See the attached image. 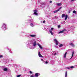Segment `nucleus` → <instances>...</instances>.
<instances>
[{
    "label": "nucleus",
    "mask_w": 77,
    "mask_h": 77,
    "mask_svg": "<svg viewBox=\"0 0 77 77\" xmlns=\"http://www.w3.org/2000/svg\"><path fill=\"white\" fill-rule=\"evenodd\" d=\"M34 12H37V10H34Z\"/></svg>",
    "instance_id": "28"
},
{
    "label": "nucleus",
    "mask_w": 77,
    "mask_h": 77,
    "mask_svg": "<svg viewBox=\"0 0 77 77\" xmlns=\"http://www.w3.org/2000/svg\"><path fill=\"white\" fill-rule=\"evenodd\" d=\"M66 54H67V52H66L64 55V57L65 58L66 57Z\"/></svg>",
    "instance_id": "15"
},
{
    "label": "nucleus",
    "mask_w": 77,
    "mask_h": 77,
    "mask_svg": "<svg viewBox=\"0 0 77 77\" xmlns=\"http://www.w3.org/2000/svg\"><path fill=\"white\" fill-rule=\"evenodd\" d=\"M30 36H31V37H35V36H36V35H30Z\"/></svg>",
    "instance_id": "16"
},
{
    "label": "nucleus",
    "mask_w": 77,
    "mask_h": 77,
    "mask_svg": "<svg viewBox=\"0 0 77 77\" xmlns=\"http://www.w3.org/2000/svg\"><path fill=\"white\" fill-rule=\"evenodd\" d=\"M49 32L52 35H53V33L50 30H49Z\"/></svg>",
    "instance_id": "11"
},
{
    "label": "nucleus",
    "mask_w": 77,
    "mask_h": 77,
    "mask_svg": "<svg viewBox=\"0 0 77 77\" xmlns=\"http://www.w3.org/2000/svg\"><path fill=\"white\" fill-rule=\"evenodd\" d=\"M54 41L55 42L56 45H58V44H59V42H58V41H57V40L56 39H54Z\"/></svg>",
    "instance_id": "4"
},
{
    "label": "nucleus",
    "mask_w": 77,
    "mask_h": 77,
    "mask_svg": "<svg viewBox=\"0 0 77 77\" xmlns=\"http://www.w3.org/2000/svg\"><path fill=\"white\" fill-rule=\"evenodd\" d=\"M36 41H35L33 43V46L34 47H35V46H36Z\"/></svg>",
    "instance_id": "6"
},
{
    "label": "nucleus",
    "mask_w": 77,
    "mask_h": 77,
    "mask_svg": "<svg viewBox=\"0 0 77 77\" xmlns=\"http://www.w3.org/2000/svg\"><path fill=\"white\" fill-rule=\"evenodd\" d=\"M62 9V7H60V8L58 9V10H59H59H60V9Z\"/></svg>",
    "instance_id": "24"
},
{
    "label": "nucleus",
    "mask_w": 77,
    "mask_h": 77,
    "mask_svg": "<svg viewBox=\"0 0 77 77\" xmlns=\"http://www.w3.org/2000/svg\"><path fill=\"white\" fill-rule=\"evenodd\" d=\"M4 71H8V69L7 68H5L3 69Z\"/></svg>",
    "instance_id": "13"
},
{
    "label": "nucleus",
    "mask_w": 77,
    "mask_h": 77,
    "mask_svg": "<svg viewBox=\"0 0 77 77\" xmlns=\"http://www.w3.org/2000/svg\"><path fill=\"white\" fill-rule=\"evenodd\" d=\"M66 29H64L62 31L59 32H58L59 34H60V33H63V32H66Z\"/></svg>",
    "instance_id": "3"
},
{
    "label": "nucleus",
    "mask_w": 77,
    "mask_h": 77,
    "mask_svg": "<svg viewBox=\"0 0 77 77\" xmlns=\"http://www.w3.org/2000/svg\"><path fill=\"white\" fill-rule=\"evenodd\" d=\"M3 57V56L0 55V58H1V57Z\"/></svg>",
    "instance_id": "31"
},
{
    "label": "nucleus",
    "mask_w": 77,
    "mask_h": 77,
    "mask_svg": "<svg viewBox=\"0 0 77 77\" xmlns=\"http://www.w3.org/2000/svg\"><path fill=\"white\" fill-rule=\"evenodd\" d=\"M41 60H42V62H44V60H43V59H41Z\"/></svg>",
    "instance_id": "33"
},
{
    "label": "nucleus",
    "mask_w": 77,
    "mask_h": 77,
    "mask_svg": "<svg viewBox=\"0 0 77 77\" xmlns=\"http://www.w3.org/2000/svg\"><path fill=\"white\" fill-rule=\"evenodd\" d=\"M67 77V71H66L65 72V77Z\"/></svg>",
    "instance_id": "17"
},
{
    "label": "nucleus",
    "mask_w": 77,
    "mask_h": 77,
    "mask_svg": "<svg viewBox=\"0 0 77 77\" xmlns=\"http://www.w3.org/2000/svg\"><path fill=\"white\" fill-rule=\"evenodd\" d=\"M57 6H61V5H62V4H61V3H57Z\"/></svg>",
    "instance_id": "10"
},
{
    "label": "nucleus",
    "mask_w": 77,
    "mask_h": 77,
    "mask_svg": "<svg viewBox=\"0 0 77 77\" xmlns=\"http://www.w3.org/2000/svg\"><path fill=\"white\" fill-rule=\"evenodd\" d=\"M29 73H30V74H32V71H29Z\"/></svg>",
    "instance_id": "29"
},
{
    "label": "nucleus",
    "mask_w": 77,
    "mask_h": 77,
    "mask_svg": "<svg viewBox=\"0 0 77 77\" xmlns=\"http://www.w3.org/2000/svg\"><path fill=\"white\" fill-rule=\"evenodd\" d=\"M67 69H70V68H69V67H67Z\"/></svg>",
    "instance_id": "36"
},
{
    "label": "nucleus",
    "mask_w": 77,
    "mask_h": 77,
    "mask_svg": "<svg viewBox=\"0 0 77 77\" xmlns=\"http://www.w3.org/2000/svg\"><path fill=\"white\" fill-rule=\"evenodd\" d=\"M62 23H63V24H65V21H63V22Z\"/></svg>",
    "instance_id": "22"
},
{
    "label": "nucleus",
    "mask_w": 77,
    "mask_h": 77,
    "mask_svg": "<svg viewBox=\"0 0 77 77\" xmlns=\"http://www.w3.org/2000/svg\"><path fill=\"white\" fill-rule=\"evenodd\" d=\"M33 21V20H32V21Z\"/></svg>",
    "instance_id": "39"
},
{
    "label": "nucleus",
    "mask_w": 77,
    "mask_h": 77,
    "mask_svg": "<svg viewBox=\"0 0 77 77\" xmlns=\"http://www.w3.org/2000/svg\"><path fill=\"white\" fill-rule=\"evenodd\" d=\"M62 46H63V45L62 44H60L59 45V47H62Z\"/></svg>",
    "instance_id": "18"
},
{
    "label": "nucleus",
    "mask_w": 77,
    "mask_h": 77,
    "mask_svg": "<svg viewBox=\"0 0 77 77\" xmlns=\"http://www.w3.org/2000/svg\"><path fill=\"white\" fill-rule=\"evenodd\" d=\"M70 68H74V67H73V66H72L70 67Z\"/></svg>",
    "instance_id": "30"
},
{
    "label": "nucleus",
    "mask_w": 77,
    "mask_h": 77,
    "mask_svg": "<svg viewBox=\"0 0 77 77\" xmlns=\"http://www.w3.org/2000/svg\"><path fill=\"white\" fill-rule=\"evenodd\" d=\"M43 23H45V21L44 20L43 21Z\"/></svg>",
    "instance_id": "34"
},
{
    "label": "nucleus",
    "mask_w": 77,
    "mask_h": 77,
    "mask_svg": "<svg viewBox=\"0 0 77 77\" xmlns=\"http://www.w3.org/2000/svg\"><path fill=\"white\" fill-rule=\"evenodd\" d=\"M34 14L36 15H38V13H36V12H35L34 13Z\"/></svg>",
    "instance_id": "21"
},
{
    "label": "nucleus",
    "mask_w": 77,
    "mask_h": 77,
    "mask_svg": "<svg viewBox=\"0 0 77 77\" xmlns=\"http://www.w3.org/2000/svg\"><path fill=\"white\" fill-rule=\"evenodd\" d=\"M65 17V20L66 21L68 18V15H66L65 14H63L62 15V18H63V17Z\"/></svg>",
    "instance_id": "1"
},
{
    "label": "nucleus",
    "mask_w": 77,
    "mask_h": 77,
    "mask_svg": "<svg viewBox=\"0 0 77 77\" xmlns=\"http://www.w3.org/2000/svg\"><path fill=\"white\" fill-rule=\"evenodd\" d=\"M51 30V31H53V30H54V28H52Z\"/></svg>",
    "instance_id": "23"
},
{
    "label": "nucleus",
    "mask_w": 77,
    "mask_h": 77,
    "mask_svg": "<svg viewBox=\"0 0 77 77\" xmlns=\"http://www.w3.org/2000/svg\"><path fill=\"white\" fill-rule=\"evenodd\" d=\"M58 28H60V25H58Z\"/></svg>",
    "instance_id": "27"
},
{
    "label": "nucleus",
    "mask_w": 77,
    "mask_h": 77,
    "mask_svg": "<svg viewBox=\"0 0 77 77\" xmlns=\"http://www.w3.org/2000/svg\"><path fill=\"white\" fill-rule=\"evenodd\" d=\"M38 74H39V73H35V77H38Z\"/></svg>",
    "instance_id": "8"
},
{
    "label": "nucleus",
    "mask_w": 77,
    "mask_h": 77,
    "mask_svg": "<svg viewBox=\"0 0 77 77\" xmlns=\"http://www.w3.org/2000/svg\"><path fill=\"white\" fill-rule=\"evenodd\" d=\"M70 45H71V46H72V47H74V44H73V43H70Z\"/></svg>",
    "instance_id": "9"
},
{
    "label": "nucleus",
    "mask_w": 77,
    "mask_h": 77,
    "mask_svg": "<svg viewBox=\"0 0 77 77\" xmlns=\"http://www.w3.org/2000/svg\"><path fill=\"white\" fill-rule=\"evenodd\" d=\"M50 3H52V1H50Z\"/></svg>",
    "instance_id": "37"
},
{
    "label": "nucleus",
    "mask_w": 77,
    "mask_h": 77,
    "mask_svg": "<svg viewBox=\"0 0 77 77\" xmlns=\"http://www.w3.org/2000/svg\"><path fill=\"white\" fill-rule=\"evenodd\" d=\"M45 63H46V64H47V63H48V62H47V61H46L45 62Z\"/></svg>",
    "instance_id": "32"
},
{
    "label": "nucleus",
    "mask_w": 77,
    "mask_h": 77,
    "mask_svg": "<svg viewBox=\"0 0 77 77\" xmlns=\"http://www.w3.org/2000/svg\"><path fill=\"white\" fill-rule=\"evenodd\" d=\"M38 55L39 57H43V56L41 55V53H40V52H38Z\"/></svg>",
    "instance_id": "5"
},
{
    "label": "nucleus",
    "mask_w": 77,
    "mask_h": 77,
    "mask_svg": "<svg viewBox=\"0 0 77 77\" xmlns=\"http://www.w3.org/2000/svg\"><path fill=\"white\" fill-rule=\"evenodd\" d=\"M30 77H35V76L33 75H31L30 76Z\"/></svg>",
    "instance_id": "26"
},
{
    "label": "nucleus",
    "mask_w": 77,
    "mask_h": 77,
    "mask_svg": "<svg viewBox=\"0 0 77 77\" xmlns=\"http://www.w3.org/2000/svg\"><path fill=\"white\" fill-rule=\"evenodd\" d=\"M56 54H57V53H56V52L54 54V55H56Z\"/></svg>",
    "instance_id": "35"
},
{
    "label": "nucleus",
    "mask_w": 77,
    "mask_h": 77,
    "mask_svg": "<svg viewBox=\"0 0 77 77\" xmlns=\"http://www.w3.org/2000/svg\"><path fill=\"white\" fill-rule=\"evenodd\" d=\"M30 26H32V27H33V23H32L30 24Z\"/></svg>",
    "instance_id": "20"
},
{
    "label": "nucleus",
    "mask_w": 77,
    "mask_h": 77,
    "mask_svg": "<svg viewBox=\"0 0 77 77\" xmlns=\"http://www.w3.org/2000/svg\"><path fill=\"white\" fill-rule=\"evenodd\" d=\"M74 52L73 51L72 52V55L70 59H72V57H73V56L74 55Z\"/></svg>",
    "instance_id": "12"
},
{
    "label": "nucleus",
    "mask_w": 77,
    "mask_h": 77,
    "mask_svg": "<svg viewBox=\"0 0 77 77\" xmlns=\"http://www.w3.org/2000/svg\"><path fill=\"white\" fill-rule=\"evenodd\" d=\"M73 12L74 14H76V11L75 10L73 11Z\"/></svg>",
    "instance_id": "19"
},
{
    "label": "nucleus",
    "mask_w": 77,
    "mask_h": 77,
    "mask_svg": "<svg viewBox=\"0 0 77 77\" xmlns=\"http://www.w3.org/2000/svg\"><path fill=\"white\" fill-rule=\"evenodd\" d=\"M2 29L4 30H5L6 29V24L3 23L2 26Z\"/></svg>",
    "instance_id": "2"
},
{
    "label": "nucleus",
    "mask_w": 77,
    "mask_h": 77,
    "mask_svg": "<svg viewBox=\"0 0 77 77\" xmlns=\"http://www.w3.org/2000/svg\"><path fill=\"white\" fill-rule=\"evenodd\" d=\"M21 76V75H19L17 76V77H20Z\"/></svg>",
    "instance_id": "25"
},
{
    "label": "nucleus",
    "mask_w": 77,
    "mask_h": 77,
    "mask_svg": "<svg viewBox=\"0 0 77 77\" xmlns=\"http://www.w3.org/2000/svg\"><path fill=\"white\" fill-rule=\"evenodd\" d=\"M59 10H56L55 11H54V12L55 13H57V12H59Z\"/></svg>",
    "instance_id": "14"
},
{
    "label": "nucleus",
    "mask_w": 77,
    "mask_h": 77,
    "mask_svg": "<svg viewBox=\"0 0 77 77\" xmlns=\"http://www.w3.org/2000/svg\"><path fill=\"white\" fill-rule=\"evenodd\" d=\"M37 45L39 47L41 48V49H42V47H41V46L38 43Z\"/></svg>",
    "instance_id": "7"
},
{
    "label": "nucleus",
    "mask_w": 77,
    "mask_h": 77,
    "mask_svg": "<svg viewBox=\"0 0 77 77\" xmlns=\"http://www.w3.org/2000/svg\"><path fill=\"white\" fill-rule=\"evenodd\" d=\"M70 12H70V11H69V13H70Z\"/></svg>",
    "instance_id": "38"
}]
</instances>
